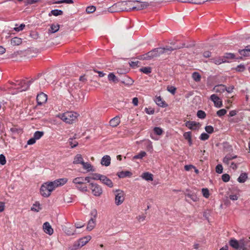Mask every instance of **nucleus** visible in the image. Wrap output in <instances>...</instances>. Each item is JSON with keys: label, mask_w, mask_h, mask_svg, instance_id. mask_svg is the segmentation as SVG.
Masks as SVG:
<instances>
[{"label": "nucleus", "mask_w": 250, "mask_h": 250, "mask_svg": "<svg viewBox=\"0 0 250 250\" xmlns=\"http://www.w3.org/2000/svg\"><path fill=\"white\" fill-rule=\"evenodd\" d=\"M181 47H176L172 48V47H159L155 48L151 51L146 53L139 57L140 59L144 60H149L156 57L160 56L164 53H169L175 49L180 48Z\"/></svg>", "instance_id": "f257e3e1"}, {"label": "nucleus", "mask_w": 250, "mask_h": 250, "mask_svg": "<svg viewBox=\"0 0 250 250\" xmlns=\"http://www.w3.org/2000/svg\"><path fill=\"white\" fill-rule=\"evenodd\" d=\"M229 244L236 250H250V237L248 239H242L239 241L231 239L229 242Z\"/></svg>", "instance_id": "f03ea898"}, {"label": "nucleus", "mask_w": 250, "mask_h": 250, "mask_svg": "<svg viewBox=\"0 0 250 250\" xmlns=\"http://www.w3.org/2000/svg\"><path fill=\"white\" fill-rule=\"evenodd\" d=\"M79 114L74 112H66L58 115V117L67 124H72L77 120Z\"/></svg>", "instance_id": "7ed1b4c3"}, {"label": "nucleus", "mask_w": 250, "mask_h": 250, "mask_svg": "<svg viewBox=\"0 0 250 250\" xmlns=\"http://www.w3.org/2000/svg\"><path fill=\"white\" fill-rule=\"evenodd\" d=\"M55 189L51 182H46L42 185L40 188L41 194L45 197L49 196L51 193Z\"/></svg>", "instance_id": "20e7f679"}, {"label": "nucleus", "mask_w": 250, "mask_h": 250, "mask_svg": "<svg viewBox=\"0 0 250 250\" xmlns=\"http://www.w3.org/2000/svg\"><path fill=\"white\" fill-rule=\"evenodd\" d=\"M91 239V236L87 235L76 241L69 247L71 250H77L85 245Z\"/></svg>", "instance_id": "39448f33"}, {"label": "nucleus", "mask_w": 250, "mask_h": 250, "mask_svg": "<svg viewBox=\"0 0 250 250\" xmlns=\"http://www.w3.org/2000/svg\"><path fill=\"white\" fill-rule=\"evenodd\" d=\"M113 192L115 195V204L117 206L121 205L125 200V194L124 191L121 189L113 190Z\"/></svg>", "instance_id": "423d86ee"}, {"label": "nucleus", "mask_w": 250, "mask_h": 250, "mask_svg": "<svg viewBox=\"0 0 250 250\" xmlns=\"http://www.w3.org/2000/svg\"><path fill=\"white\" fill-rule=\"evenodd\" d=\"M92 194L95 196H100L103 193L101 187L96 184L90 183Z\"/></svg>", "instance_id": "0eeeda50"}, {"label": "nucleus", "mask_w": 250, "mask_h": 250, "mask_svg": "<svg viewBox=\"0 0 250 250\" xmlns=\"http://www.w3.org/2000/svg\"><path fill=\"white\" fill-rule=\"evenodd\" d=\"M210 99L213 102L215 106L216 107H221L223 105L222 101L216 94L211 95Z\"/></svg>", "instance_id": "6e6552de"}, {"label": "nucleus", "mask_w": 250, "mask_h": 250, "mask_svg": "<svg viewBox=\"0 0 250 250\" xmlns=\"http://www.w3.org/2000/svg\"><path fill=\"white\" fill-rule=\"evenodd\" d=\"M31 82V81H29L27 82H26L24 80L21 81L18 83V85H20V87H18L17 88L20 89L21 91H25L28 88Z\"/></svg>", "instance_id": "1a4fd4ad"}, {"label": "nucleus", "mask_w": 250, "mask_h": 250, "mask_svg": "<svg viewBox=\"0 0 250 250\" xmlns=\"http://www.w3.org/2000/svg\"><path fill=\"white\" fill-rule=\"evenodd\" d=\"M68 181V179L66 178H60L57 179L53 182H51V183L53 185L54 187L56 188L59 186H62L65 185Z\"/></svg>", "instance_id": "9d476101"}, {"label": "nucleus", "mask_w": 250, "mask_h": 250, "mask_svg": "<svg viewBox=\"0 0 250 250\" xmlns=\"http://www.w3.org/2000/svg\"><path fill=\"white\" fill-rule=\"evenodd\" d=\"M43 229L44 232L51 235L53 233L54 230L50 224L46 222L43 224Z\"/></svg>", "instance_id": "9b49d317"}, {"label": "nucleus", "mask_w": 250, "mask_h": 250, "mask_svg": "<svg viewBox=\"0 0 250 250\" xmlns=\"http://www.w3.org/2000/svg\"><path fill=\"white\" fill-rule=\"evenodd\" d=\"M47 95L43 93L38 94L37 96V101L38 104L41 105L45 103L47 101Z\"/></svg>", "instance_id": "f8f14e48"}, {"label": "nucleus", "mask_w": 250, "mask_h": 250, "mask_svg": "<svg viewBox=\"0 0 250 250\" xmlns=\"http://www.w3.org/2000/svg\"><path fill=\"white\" fill-rule=\"evenodd\" d=\"M148 4L147 2H139L138 1H137V4L133 6L131 8V9L134 10H140L142 9H143L144 8H146L148 6Z\"/></svg>", "instance_id": "ddd939ff"}, {"label": "nucleus", "mask_w": 250, "mask_h": 250, "mask_svg": "<svg viewBox=\"0 0 250 250\" xmlns=\"http://www.w3.org/2000/svg\"><path fill=\"white\" fill-rule=\"evenodd\" d=\"M94 213H95V215H94V218H92L89 220V221L88 222V224H87V229L89 231L93 229L96 225V222H95V218H96V211H94Z\"/></svg>", "instance_id": "4468645a"}, {"label": "nucleus", "mask_w": 250, "mask_h": 250, "mask_svg": "<svg viewBox=\"0 0 250 250\" xmlns=\"http://www.w3.org/2000/svg\"><path fill=\"white\" fill-rule=\"evenodd\" d=\"M101 181L104 185H106L107 186L109 187V188H112L113 186V184L111 180L108 178L105 175H103L102 177V179L101 180Z\"/></svg>", "instance_id": "2eb2a0df"}, {"label": "nucleus", "mask_w": 250, "mask_h": 250, "mask_svg": "<svg viewBox=\"0 0 250 250\" xmlns=\"http://www.w3.org/2000/svg\"><path fill=\"white\" fill-rule=\"evenodd\" d=\"M111 158L109 155H104L101 159V164L103 166H109L110 164Z\"/></svg>", "instance_id": "dca6fc26"}, {"label": "nucleus", "mask_w": 250, "mask_h": 250, "mask_svg": "<svg viewBox=\"0 0 250 250\" xmlns=\"http://www.w3.org/2000/svg\"><path fill=\"white\" fill-rule=\"evenodd\" d=\"M226 86L224 84H218L215 85L213 90L216 93H222L225 91Z\"/></svg>", "instance_id": "f3484780"}, {"label": "nucleus", "mask_w": 250, "mask_h": 250, "mask_svg": "<svg viewBox=\"0 0 250 250\" xmlns=\"http://www.w3.org/2000/svg\"><path fill=\"white\" fill-rule=\"evenodd\" d=\"M83 158L81 154H78L74 158L73 163L74 164H82L83 162Z\"/></svg>", "instance_id": "a211bd4d"}, {"label": "nucleus", "mask_w": 250, "mask_h": 250, "mask_svg": "<svg viewBox=\"0 0 250 250\" xmlns=\"http://www.w3.org/2000/svg\"><path fill=\"white\" fill-rule=\"evenodd\" d=\"M198 125L199 124L193 121H187L185 123V125L190 129H196Z\"/></svg>", "instance_id": "6ab92c4d"}, {"label": "nucleus", "mask_w": 250, "mask_h": 250, "mask_svg": "<svg viewBox=\"0 0 250 250\" xmlns=\"http://www.w3.org/2000/svg\"><path fill=\"white\" fill-rule=\"evenodd\" d=\"M73 183L77 185H81L85 184V183L84 182V177H78L74 179H73L72 181Z\"/></svg>", "instance_id": "aec40b11"}, {"label": "nucleus", "mask_w": 250, "mask_h": 250, "mask_svg": "<svg viewBox=\"0 0 250 250\" xmlns=\"http://www.w3.org/2000/svg\"><path fill=\"white\" fill-rule=\"evenodd\" d=\"M155 102L158 105L161 107H164L167 106V105L165 101L162 100L160 96L157 97L155 100Z\"/></svg>", "instance_id": "412c9836"}, {"label": "nucleus", "mask_w": 250, "mask_h": 250, "mask_svg": "<svg viewBox=\"0 0 250 250\" xmlns=\"http://www.w3.org/2000/svg\"><path fill=\"white\" fill-rule=\"evenodd\" d=\"M120 123V119L118 116L113 118L109 122L110 125L113 127L117 126Z\"/></svg>", "instance_id": "4be33fe9"}, {"label": "nucleus", "mask_w": 250, "mask_h": 250, "mask_svg": "<svg viewBox=\"0 0 250 250\" xmlns=\"http://www.w3.org/2000/svg\"><path fill=\"white\" fill-rule=\"evenodd\" d=\"M83 169L87 170V171H94V169L93 168V166L89 163L83 162L82 164Z\"/></svg>", "instance_id": "5701e85b"}, {"label": "nucleus", "mask_w": 250, "mask_h": 250, "mask_svg": "<svg viewBox=\"0 0 250 250\" xmlns=\"http://www.w3.org/2000/svg\"><path fill=\"white\" fill-rule=\"evenodd\" d=\"M208 0H180L182 2H189L200 4L207 1Z\"/></svg>", "instance_id": "b1692460"}, {"label": "nucleus", "mask_w": 250, "mask_h": 250, "mask_svg": "<svg viewBox=\"0 0 250 250\" xmlns=\"http://www.w3.org/2000/svg\"><path fill=\"white\" fill-rule=\"evenodd\" d=\"M22 42L21 39L18 37H14L11 40V44L13 46L19 45Z\"/></svg>", "instance_id": "393cba45"}, {"label": "nucleus", "mask_w": 250, "mask_h": 250, "mask_svg": "<svg viewBox=\"0 0 250 250\" xmlns=\"http://www.w3.org/2000/svg\"><path fill=\"white\" fill-rule=\"evenodd\" d=\"M141 177L143 179L146 181H152L153 180V175L149 172L143 173Z\"/></svg>", "instance_id": "a878e982"}, {"label": "nucleus", "mask_w": 250, "mask_h": 250, "mask_svg": "<svg viewBox=\"0 0 250 250\" xmlns=\"http://www.w3.org/2000/svg\"><path fill=\"white\" fill-rule=\"evenodd\" d=\"M60 28V25L59 24H52L51 25V27L50 29H49V33H54L56 32H57Z\"/></svg>", "instance_id": "bb28decb"}, {"label": "nucleus", "mask_w": 250, "mask_h": 250, "mask_svg": "<svg viewBox=\"0 0 250 250\" xmlns=\"http://www.w3.org/2000/svg\"><path fill=\"white\" fill-rule=\"evenodd\" d=\"M133 80L129 77H125L122 83L126 85H131L133 84Z\"/></svg>", "instance_id": "cd10ccee"}, {"label": "nucleus", "mask_w": 250, "mask_h": 250, "mask_svg": "<svg viewBox=\"0 0 250 250\" xmlns=\"http://www.w3.org/2000/svg\"><path fill=\"white\" fill-rule=\"evenodd\" d=\"M108 79L109 81H112L115 83H117L119 82L118 79L113 73H110L108 74Z\"/></svg>", "instance_id": "c85d7f7f"}, {"label": "nucleus", "mask_w": 250, "mask_h": 250, "mask_svg": "<svg viewBox=\"0 0 250 250\" xmlns=\"http://www.w3.org/2000/svg\"><path fill=\"white\" fill-rule=\"evenodd\" d=\"M248 178L247 174L246 173H242L240 174L238 178V181L239 183H244Z\"/></svg>", "instance_id": "c756f323"}, {"label": "nucleus", "mask_w": 250, "mask_h": 250, "mask_svg": "<svg viewBox=\"0 0 250 250\" xmlns=\"http://www.w3.org/2000/svg\"><path fill=\"white\" fill-rule=\"evenodd\" d=\"M248 48L245 49L241 50L239 51V53L244 56H250V48L247 47Z\"/></svg>", "instance_id": "7c9ffc66"}, {"label": "nucleus", "mask_w": 250, "mask_h": 250, "mask_svg": "<svg viewBox=\"0 0 250 250\" xmlns=\"http://www.w3.org/2000/svg\"><path fill=\"white\" fill-rule=\"evenodd\" d=\"M117 175L119 178H122L129 176L131 175V173L129 171H121L118 172Z\"/></svg>", "instance_id": "2f4dec72"}, {"label": "nucleus", "mask_w": 250, "mask_h": 250, "mask_svg": "<svg viewBox=\"0 0 250 250\" xmlns=\"http://www.w3.org/2000/svg\"><path fill=\"white\" fill-rule=\"evenodd\" d=\"M51 14L55 16L62 15L63 14V11L61 10L55 9L51 11V14H49V16H51Z\"/></svg>", "instance_id": "473e14b6"}, {"label": "nucleus", "mask_w": 250, "mask_h": 250, "mask_svg": "<svg viewBox=\"0 0 250 250\" xmlns=\"http://www.w3.org/2000/svg\"><path fill=\"white\" fill-rule=\"evenodd\" d=\"M64 232L68 235H73L75 234L74 231H73L70 228L65 227L63 229Z\"/></svg>", "instance_id": "72a5a7b5"}, {"label": "nucleus", "mask_w": 250, "mask_h": 250, "mask_svg": "<svg viewBox=\"0 0 250 250\" xmlns=\"http://www.w3.org/2000/svg\"><path fill=\"white\" fill-rule=\"evenodd\" d=\"M76 187L78 190L83 192H86L88 190L87 187L85 185V184L81 185H77Z\"/></svg>", "instance_id": "f704fd0d"}, {"label": "nucleus", "mask_w": 250, "mask_h": 250, "mask_svg": "<svg viewBox=\"0 0 250 250\" xmlns=\"http://www.w3.org/2000/svg\"><path fill=\"white\" fill-rule=\"evenodd\" d=\"M146 153L145 151H142L138 154L135 155L133 157V159H142L144 157L146 156Z\"/></svg>", "instance_id": "c9c22d12"}, {"label": "nucleus", "mask_w": 250, "mask_h": 250, "mask_svg": "<svg viewBox=\"0 0 250 250\" xmlns=\"http://www.w3.org/2000/svg\"><path fill=\"white\" fill-rule=\"evenodd\" d=\"M192 78L196 82H199L201 80V75L199 73L195 72L192 74Z\"/></svg>", "instance_id": "e433bc0d"}, {"label": "nucleus", "mask_w": 250, "mask_h": 250, "mask_svg": "<svg viewBox=\"0 0 250 250\" xmlns=\"http://www.w3.org/2000/svg\"><path fill=\"white\" fill-rule=\"evenodd\" d=\"M43 135V132L42 131H36L34 134V138L36 140L40 139Z\"/></svg>", "instance_id": "4c0bfd02"}, {"label": "nucleus", "mask_w": 250, "mask_h": 250, "mask_svg": "<svg viewBox=\"0 0 250 250\" xmlns=\"http://www.w3.org/2000/svg\"><path fill=\"white\" fill-rule=\"evenodd\" d=\"M103 175L98 173H93L91 174V179L95 180H99L101 181Z\"/></svg>", "instance_id": "58836bf2"}, {"label": "nucleus", "mask_w": 250, "mask_h": 250, "mask_svg": "<svg viewBox=\"0 0 250 250\" xmlns=\"http://www.w3.org/2000/svg\"><path fill=\"white\" fill-rule=\"evenodd\" d=\"M153 131L154 132V133L156 134V135H161L163 134V129L159 127H155L153 129Z\"/></svg>", "instance_id": "ea45409f"}, {"label": "nucleus", "mask_w": 250, "mask_h": 250, "mask_svg": "<svg viewBox=\"0 0 250 250\" xmlns=\"http://www.w3.org/2000/svg\"><path fill=\"white\" fill-rule=\"evenodd\" d=\"M202 192L204 197L208 198L209 196V190L207 188H204L202 189Z\"/></svg>", "instance_id": "a19ab883"}, {"label": "nucleus", "mask_w": 250, "mask_h": 250, "mask_svg": "<svg viewBox=\"0 0 250 250\" xmlns=\"http://www.w3.org/2000/svg\"><path fill=\"white\" fill-rule=\"evenodd\" d=\"M140 71L147 74L151 73V68L150 67H144L140 69Z\"/></svg>", "instance_id": "79ce46f5"}, {"label": "nucleus", "mask_w": 250, "mask_h": 250, "mask_svg": "<svg viewBox=\"0 0 250 250\" xmlns=\"http://www.w3.org/2000/svg\"><path fill=\"white\" fill-rule=\"evenodd\" d=\"M230 160H231V158H230V154H228L224 158L223 162L227 165H229V162Z\"/></svg>", "instance_id": "37998d69"}, {"label": "nucleus", "mask_w": 250, "mask_h": 250, "mask_svg": "<svg viewBox=\"0 0 250 250\" xmlns=\"http://www.w3.org/2000/svg\"><path fill=\"white\" fill-rule=\"evenodd\" d=\"M33 207L31 208V210L33 211L38 212L41 209L40 207V204L38 202H36L34 204Z\"/></svg>", "instance_id": "c03bdc74"}, {"label": "nucleus", "mask_w": 250, "mask_h": 250, "mask_svg": "<svg viewBox=\"0 0 250 250\" xmlns=\"http://www.w3.org/2000/svg\"><path fill=\"white\" fill-rule=\"evenodd\" d=\"M197 117L200 119H204L206 117V114L205 112L202 110H199L197 114Z\"/></svg>", "instance_id": "a18cd8bd"}, {"label": "nucleus", "mask_w": 250, "mask_h": 250, "mask_svg": "<svg viewBox=\"0 0 250 250\" xmlns=\"http://www.w3.org/2000/svg\"><path fill=\"white\" fill-rule=\"evenodd\" d=\"M227 113V110L225 109H221L217 111L216 114L218 116L222 117L225 115Z\"/></svg>", "instance_id": "49530a36"}, {"label": "nucleus", "mask_w": 250, "mask_h": 250, "mask_svg": "<svg viewBox=\"0 0 250 250\" xmlns=\"http://www.w3.org/2000/svg\"><path fill=\"white\" fill-rule=\"evenodd\" d=\"M96 10V7L94 6H88L86 9L87 13H92Z\"/></svg>", "instance_id": "de8ad7c7"}, {"label": "nucleus", "mask_w": 250, "mask_h": 250, "mask_svg": "<svg viewBox=\"0 0 250 250\" xmlns=\"http://www.w3.org/2000/svg\"><path fill=\"white\" fill-rule=\"evenodd\" d=\"M183 136L184 138L188 141L191 139V132L190 131L185 132Z\"/></svg>", "instance_id": "09e8293b"}, {"label": "nucleus", "mask_w": 250, "mask_h": 250, "mask_svg": "<svg viewBox=\"0 0 250 250\" xmlns=\"http://www.w3.org/2000/svg\"><path fill=\"white\" fill-rule=\"evenodd\" d=\"M216 172L218 173L221 174L223 172V167L222 165L218 164L216 166L215 168Z\"/></svg>", "instance_id": "8fccbe9b"}, {"label": "nucleus", "mask_w": 250, "mask_h": 250, "mask_svg": "<svg viewBox=\"0 0 250 250\" xmlns=\"http://www.w3.org/2000/svg\"><path fill=\"white\" fill-rule=\"evenodd\" d=\"M209 136L208 134L206 133H202L201 135H200V139L202 141H205L208 140L209 138Z\"/></svg>", "instance_id": "3c124183"}, {"label": "nucleus", "mask_w": 250, "mask_h": 250, "mask_svg": "<svg viewBox=\"0 0 250 250\" xmlns=\"http://www.w3.org/2000/svg\"><path fill=\"white\" fill-rule=\"evenodd\" d=\"M205 130L208 133H209V134H211L212 133L213 131H214V128L213 127L211 126V125H208V126H206L205 127Z\"/></svg>", "instance_id": "603ef678"}, {"label": "nucleus", "mask_w": 250, "mask_h": 250, "mask_svg": "<svg viewBox=\"0 0 250 250\" xmlns=\"http://www.w3.org/2000/svg\"><path fill=\"white\" fill-rule=\"evenodd\" d=\"M6 161L5 159V157L3 154L0 155V164L1 165H4L6 164Z\"/></svg>", "instance_id": "864d4df0"}, {"label": "nucleus", "mask_w": 250, "mask_h": 250, "mask_svg": "<svg viewBox=\"0 0 250 250\" xmlns=\"http://www.w3.org/2000/svg\"><path fill=\"white\" fill-rule=\"evenodd\" d=\"M146 218V216L144 214L140 215L138 216L137 217V220L140 222H142L145 220Z\"/></svg>", "instance_id": "5fc2aeb1"}, {"label": "nucleus", "mask_w": 250, "mask_h": 250, "mask_svg": "<svg viewBox=\"0 0 250 250\" xmlns=\"http://www.w3.org/2000/svg\"><path fill=\"white\" fill-rule=\"evenodd\" d=\"M167 90L168 91L172 93V94H174L176 90V88L174 86H167Z\"/></svg>", "instance_id": "6e6d98bb"}, {"label": "nucleus", "mask_w": 250, "mask_h": 250, "mask_svg": "<svg viewBox=\"0 0 250 250\" xmlns=\"http://www.w3.org/2000/svg\"><path fill=\"white\" fill-rule=\"evenodd\" d=\"M73 3V0H59L56 2V3L60 4V3Z\"/></svg>", "instance_id": "4d7b16f0"}, {"label": "nucleus", "mask_w": 250, "mask_h": 250, "mask_svg": "<svg viewBox=\"0 0 250 250\" xmlns=\"http://www.w3.org/2000/svg\"><path fill=\"white\" fill-rule=\"evenodd\" d=\"M229 175L227 174H224L222 176V180L225 182H228L229 180Z\"/></svg>", "instance_id": "13d9d810"}, {"label": "nucleus", "mask_w": 250, "mask_h": 250, "mask_svg": "<svg viewBox=\"0 0 250 250\" xmlns=\"http://www.w3.org/2000/svg\"><path fill=\"white\" fill-rule=\"evenodd\" d=\"M25 27V24L23 23L21 24L19 27H15L14 30L17 32H19L23 29Z\"/></svg>", "instance_id": "bf43d9fd"}, {"label": "nucleus", "mask_w": 250, "mask_h": 250, "mask_svg": "<svg viewBox=\"0 0 250 250\" xmlns=\"http://www.w3.org/2000/svg\"><path fill=\"white\" fill-rule=\"evenodd\" d=\"M212 61L216 64H220L224 62V61L221 59H212Z\"/></svg>", "instance_id": "052dcab7"}, {"label": "nucleus", "mask_w": 250, "mask_h": 250, "mask_svg": "<svg viewBox=\"0 0 250 250\" xmlns=\"http://www.w3.org/2000/svg\"><path fill=\"white\" fill-rule=\"evenodd\" d=\"M245 66L242 64H240L236 68V70L237 71H243L245 70Z\"/></svg>", "instance_id": "680f3d73"}, {"label": "nucleus", "mask_w": 250, "mask_h": 250, "mask_svg": "<svg viewBox=\"0 0 250 250\" xmlns=\"http://www.w3.org/2000/svg\"><path fill=\"white\" fill-rule=\"evenodd\" d=\"M145 111L148 114H153L154 113V110L151 108H146Z\"/></svg>", "instance_id": "e2e57ef3"}, {"label": "nucleus", "mask_w": 250, "mask_h": 250, "mask_svg": "<svg viewBox=\"0 0 250 250\" xmlns=\"http://www.w3.org/2000/svg\"><path fill=\"white\" fill-rule=\"evenodd\" d=\"M64 201L66 203H71L72 202V198L69 196H66L64 197Z\"/></svg>", "instance_id": "0e129e2a"}, {"label": "nucleus", "mask_w": 250, "mask_h": 250, "mask_svg": "<svg viewBox=\"0 0 250 250\" xmlns=\"http://www.w3.org/2000/svg\"><path fill=\"white\" fill-rule=\"evenodd\" d=\"M36 140L33 137L32 138L30 139L27 141V144L29 145H31L35 143Z\"/></svg>", "instance_id": "69168bd1"}, {"label": "nucleus", "mask_w": 250, "mask_h": 250, "mask_svg": "<svg viewBox=\"0 0 250 250\" xmlns=\"http://www.w3.org/2000/svg\"><path fill=\"white\" fill-rule=\"evenodd\" d=\"M139 63V61H131L129 62V64L131 67H134L137 66Z\"/></svg>", "instance_id": "338daca9"}, {"label": "nucleus", "mask_w": 250, "mask_h": 250, "mask_svg": "<svg viewBox=\"0 0 250 250\" xmlns=\"http://www.w3.org/2000/svg\"><path fill=\"white\" fill-rule=\"evenodd\" d=\"M233 89H234V86H230L228 87H226V89H225V91H227V92L230 93L232 92Z\"/></svg>", "instance_id": "774afa93"}]
</instances>
